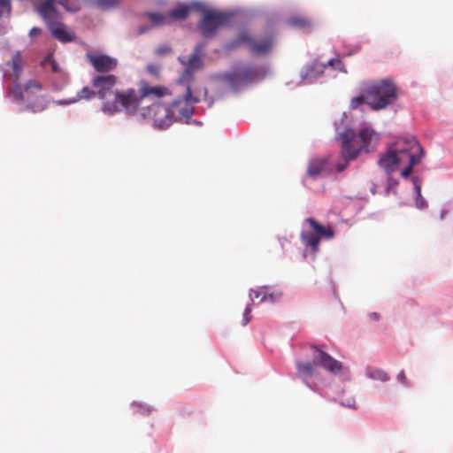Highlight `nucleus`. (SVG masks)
<instances>
[{
  "mask_svg": "<svg viewBox=\"0 0 453 453\" xmlns=\"http://www.w3.org/2000/svg\"><path fill=\"white\" fill-rule=\"evenodd\" d=\"M195 104L187 102L184 94L183 97L173 101L170 106L156 102L147 107H142L139 114L142 119L150 121L155 127L165 129L173 124L175 119H189L194 114L193 104Z\"/></svg>",
  "mask_w": 453,
  "mask_h": 453,
  "instance_id": "1",
  "label": "nucleus"
},
{
  "mask_svg": "<svg viewBox=\"0 0 453 453\" xmlns=\"http://www.w3.org/2000/svg\"><path fill=\"white\" fill-rule=\"evenodd\" d=\"M364 97L371 110H385L398 100L397 86L391 79L372 81L364 88Z\"/></svg>",
  "mask_w": 453,
  "mask_h": 453,
  "instance_id": "2",
  "label": "nucleus"
},
{
  "mask_svg": "<svg viewBox=\"0 0 453 453\" xmlns=\"http://www.w3.org/2000/svg\"><path fill=\"white\" fill-rule=\"evenodd\" d=\"M205 43H199L196 46L194 52L189 57L188 61H184L182 58H179L180 61L186 66L178 79V85L183 86L185 88V100L191 103H198L201 101V96H207L208 91L206 88L202 90L196 89L192 90V83L194 81V73L198 69L202 68L203 62L201 57L203 55Z\"/></svg>",
  "mask_w": 453,
  "mask_h": 453,
  "instance_id": "3",
  "label": "nucleus"
},
{
  "mask_svg": "<svg viewBox=\"0 0 453 453\" xmlns=\"http://www.w3.org/2000/svg\"><path fill=\"white\" fill-rule=\"evenodd\" d=\"M379 139V134L371 127L362 128L358 134L353 130H346L342 134V157L343 159H355L361 151L369 152Z\"/></svg>",
  "mask_w": 453,
  "mask_h": 453,
  "instance_id": "4",
  "label": "nucleus"
},
{
  "mask_svg": "<svg viewBox=\"0 0 453 453\" xmlns=\"http://www.w3.org/2000/svg\"><path fill=\"white\" fill-rule=\"evenodd\" d=\"M35 12L45 21L54 38L62 42H71L73 36L61 23L62 15L55 6V0H29Z\"/></svg>",
  "mask_w": 453,
  "mask_h": 453,
  "instance_id": "5",
  "label": "nucleus"
},
{
  "mask_svg": "<svg viewBox=\"0 0 453 453\" xmlns=\"http://www.w3.org/2000/svg\"><path fill=\"white\" fill-rule=\"evenodd\" d=\"M312 363L296 362L297 376L303 380H307L313 376L317 366H321L333 374H338L342 370V362L334 359L329 354L320 349L318 346H313Z\"/></svg>",
  "mask_w": 453,
  "mask_h": 453,
  "instance_id": "6",
  "label": "nucleus"
},
{
  "mask_svg": "<svg viewBox=\"0 0 453 453\" xmlns=\"http://www.w3.org/2000/svg\"><path fill=\"white\" fill-rule=\"evenodd\" d=\"M142 100L140 90L136 92L134 88H129L115 94L113 101L107 102L104 105H102V111L106 114L111 115L124 110L127 114L134 115L137 111Z\"/></svg>",
  "mask_w": 453,
  "mask_h": 453,
  "instance_id": "7",
  "label": "nucleus"
},
{
  "mask_svg": "<svg viewBox=\"0 0 453 453\" xmlns=\"http://www.w3.org/2000/svg\"><path fill=\"white\" fill-rule=\"evenodd\" d=\"M199 12L203 13V19L197 24V28L205 38H211L216 35L217 30L227 24L230 15L212 10H206L205 6L200 8Z\"/></svg>",
  "mask_w": 453,
  "mask_h": 453,
  "instance_id": "8",
  "label": "nucleus"
},
{
  "mask_svg": "<svg viewBox=\"0 0 453 453\" xmlns=\"http://www.w3.org/2000/svg\"><path fill=\"white\" fill-rule=\"evenodd\" d=\"M306 222L314 234L302 232L300 239L305 247L311 248V251L316 253L319 250L320 240L322 238L332 239L334 236V231L331 226H322L313 218L306 219Z\"/></svg>",
  "mask_w": 453,
  "mask_h": 453,
  "instance_id": "9",
  "label": "nucleus"
},
{
  "mask_svg": "<svg viewBox=\"0 0 453 453\" xmlns=\"http://www.w3.org/2000/svg\"><path fill=\"white\" fill-rule=\"evenodd\" d=\"M240 43H247L249 50L253 55H264L272 50L273 38L269 35L262 40L255 41L247 30H242L239 33L236 40L228 45V48L234 49Z\"/></svg>",
  "mask_w": 453,
  "mask_h": 453,
  "instance_id": "10",
  "label": "nucleus"
},
{
  "mask_svg": "<svg viewBox=\"0 0 453 453\" xmlns=\"http://www.w3.org/2000/svg\"><path fill=\"white\" fill-rule=\"evenodd\" d=\"M390 148L396 155L403 158V163L409 161V156L421 159L424 154L423 149L413 136L400 137Z\"/></svg>",
  "mask_w": 453,
  "mask_h": 453,
  "instance_id": "11",
  "label": "nucleus"
},
{
  "mask_svg": "<svg viewBox=\"0 0 453 453\" xmlns=\"http://www.w3.org/2000/svg\"><path fill=\"white\" fill-rule=\"evenodd\" d=\"M116 83L117 77L113 74L98 75L92 80L91 85L96 89V96L103 101V105L115 98V94L119 92L113 90Z\"/></svg>",
  "mask_w": 453,
  "mask_h": 453,
  "instance_id": "12",
  "label": "nucleus"
},
{
  "mask_svg": "<svg viewBox=\"0 0 453 453\" xmlns=\"http://www.w3.org/2000/svg\"><path fill=\"white\" fill-rule=\"evenodd\" d=\"M88 58L94 69L98 73H109L113 71L118 65V61L116 58L104 54H90L88 55Z\"/></svg>",
  "mask_w": 453,
  "mask_h": 453,
  "instance_id": "13",
  "label": "nucleus"
},
{
  "mask_svg": "<svg viewBox=\"0 0 453 453\" xmlns=\"http://www.w3.org/2000/svg\"><path fill=\"white\" fill-rule=\"evenodd\" d=\"M140 96L144 98L159 99L166 96H171L170 89L165 86H151L146 81H141L140 82Z\"/></svg>",
  "mask_w": 453,
  "mask_h": 453,
  "instance_id": "14",
  "label": "nucleus"
},
{
  "mask_svg": "<svg viewBox=\"0 0 453 453\" xmlns=\"http://www.w3.org/2000/svg\"><path fill=\"white\" fill-rule=\"evenodd\" d=\"M254 76V73L251 67H244L239 70H234L231 73H226L224 75L225 81H226L229 85L236 88L238 86L250 81Z\"/></svg>",
  "mask_w": 453,
  "mask_h": 453,
  "instance_id": "15",
  "label": "nucleus"
},
{
  "mask_svg": "<svg viewBox=\"0 0 453 453\" xmlns=\"http://www.w3.org/2000/svg\"><path fill=\"white\" fill-rule=\"evenodd\" d=\"M403 163V158L396 155L391 148L378 161V165L386 172L387 175H391L396 170L397 165Z\"/></svg>",
  "mask_w": 453,
  "mask_h": 453,
  "instance_id": "16",
  "label": "nucleus"
},
{
  "mask_svg": "<svg viewBox=\"0 0 453 453\" xmlns=\"http://www.w3.org/2000/svg\"><path fill=\"white\" fill-rule=\"evenodd\" d=\"M202 7L203 4L200 3H192L188 5L180 4L174 9L169 12L168 16L170 22L172 20H183L189 15L191 11H199Z\"/></svg>",
  "mask_w": 453,
  "mask_h": 453,
  "instance_id": "17",
  "label": "nucleus"
},
{
  "mask_svg": "<svg viewBox=\"0 0 453 453\" xmlns=\"http://www.w3.org/2000/svg\"><path fill=\"white\" fill-rule=\"evenodd\" d=\"M326 159L315 158L311 160L307 167V175L312 179L318 178L326 170Z\"/></svg>",
  "mask_w": 453,
  "mask_h": 453,
  "instance_id": "18",
  "label": "nucleus"
},
{
  "mask_svg": "<svg viewBox=\"0 0 453 453\" xmlns=\"http://www.w3.org/2000/svg\"><path fill=\"white\" fill-rule=\"evenodd\" d=\"M326 68V65H320L318 63H314L309 65L306 70H303L302 73V77L304 80L313 81L320 77L324 73V69Z\"/></svg>",
  "mask_w": 453,
  "mask_h": 453,
  "instance_id": "19",
  "label": "nucleus"
},
{
  "mask_svg": "<svg viewBox=\"0 0 453 453\" xmlns=\"http://www.w3.org/2000/svg\"><path fill=\"white\" fill-rule=\"evenodd\" d=\"M95 96H96V89L93 90L88 87H84L81 91L77 93L76 97L68 100L59 101L58 104H71L83 99L90 100Z\"/></svg>",
  "mask_w": 453,
  "mask_h": 453,
  "instance_id": "20",
  "label": "nucleus"
},
{
  "mask_svg": "<svg viewBox=\"0 0 453 453\" xmlns=\"http://www.w3.org/2000/svg\"><path fill=\"white\" fill-rule=\"evenodd\" d=\"M10 65L13 72L14 79H16L17 81L19 80L23 69V59L19 51L14 53Z\"/></svg>",
  "mask_w": 453,
  "mask_h": 453,
  "instance_id": "21",
  "label": "nucleus"
},
{
  "mask_svg": "<svg viewBox=\"0 0 453 453\" xmlns=\"http://www.w3.org/2000/svg\"><path fill=\"white\" fill-rule=\"evenodd\" d=\"M84 0H55V4L58 3L67 12H75L81 10Z\"/></svg>",
  "mask_w": 453,
  "mask_h": 453,
  "instance_id": "22",
  "label": "nucleus"
},
{
  "mask_svg": "<svg viewBox=\"0 0 453 453\" xmlns=\"http://www.w3.org/2000/svg\"><path fill=\"white\" fill-rule=\"evenodd\" d=\"M146 15L155 26H161L170 23L168 14L148 12Z\"/></svg>",
  "mask_w": 453,
  "mask_h": 453,
  "instance_id": "23",
  "label": "nucleus"
},
{
  "mask_svg": "<svg viewBox=\"0 0 453 453\" xmlns=\"http://www.w3.org/2000/svg\"><path fill=\"white\" fill-rule=\"evenodd\" d=\"M282 293L280 290H272L269 287H266L261 302L276 303L280 299Z\"/></svg>",
  "mask_w": 453,
  "mask_h": 453,
  "instance_id": "24",
  "label": "nucleus"
},
{
  "mask_svg": "<svg viewBox=\"0 0 453 453\" xmlns=\"http://www.w3.org/2000/svg\"><path fill=\"white\" fill-rule=\"evenodd\" d=\"M367 376L371 379L381 381H387L389 380V375L385 371L380 369H368Z\"/></svg>",
  "mask_w": 453,
  "mask_h": 453,
  "instance_id": "25",
  "label": "nucleus"
},
{
  "mask_svg": "<svg viewBox=\"0 0 453 453\" xmlns=\"http://www.w3.org/2000/svg\"><path fill=\"white\" fill-rule=\"evenodd\" d=\"M120 0H94L95 5L102 10H109L118 6Z\"/></svg>",
  "mask_w": 453,
  "mask_h": 453,
  "instance_id": "26",
  "label": "nucleus"
},
{
  "mask_svg": "<svg viewBox=\"0 0 453 453\" xmlns=\"http://www.w3.org/2000/svg\"><path fill=\"white\" fill-rule=\"evenodd\" d=\"M288 22L291 26L298 28H306L311 26V20L303 17H292Z\"/></svg>",
  "mask_w": 453,
  "mask_h": 453,
  "instance_id": "27",
  "label": "nucleus"
},
{
  "mask_svg": "<svg viewBox=\"0 0 453 453\" xmlns=\"http://www.w3.org/2000/svg\"><path fill=\"white\" fill-rule=\"evenodd\" d=\"M8 91L15 100L24 99L22 88L19 85V81H16V79L13 81V87L10 88Z\"/></svg>",
  "mask_w": 453,
  "mask_h": 453,
  "instance_id": "28",
  "label": "nucleus"
},
{
  "mask_svg": "<svg viewBox=\"0 0 453 453\" xmlns=\"http://www.w3.org/2000/svg\"><path fill=\"white\" fill-rule=\"evenodd\" d=\"M420 162V158H414L413 156H409V161H405L408 163L406 168L402 171V176L403 178H408L412 173L413 166Z\"/></svg>",
  "mask_w": 453,
  "mask_h": 453,
  "instance_id": "29",
  "label": "nucleus"
},
{
  "mask_svg": "<svg viewBox=\"0 0 453 453\" xmlns=\"http://www.w3.org/2000/svg\"><path fill=\"white\" fill-rule=\"evenodd\" d=\"M415 189H416V207L418 209H425L427 206V203L425 200V198L421 196V188L418 184L415 183Z\"/></svg>",
  "mask_w": 453,
  "mask_h": 453,
  "instance_id": "30",
  "label": "nucleus"
},
{
  "mask_svg": "<svg viewBox=\"0 0 453 453\" xmlns=\"http://www.w3.org/2000/svg\"><path fill=\"white\" fill-rule=\"evenodd\" d=\"M42 65L44 67H47L48 65H50L51 68V71L53 73H58L60 71V68H59L58 63L56 62V60L53 58V57L51 55L47 56L42 60Z\"/></svg>",
  "mask_w": 453,
  "mask_h": 453,
  "instance_id": "31",
  "label": "nucleus"
},
{
  "mask_svg": "<svg viewBox=\"0 0 453 453\" xmlns=\"http://www.w3.org/2000/svg\"><path fill=\"white\" fill-rule=\"evenodd\" d=\"M12 12V4L10 0H0V17L9 16Z\"/></svg>",
  "mask_w": 453,
  "mask_h": 453,
  "instance_id": "32",
  "label": "nucleus"
},
{
  "mask_svg": "<svg viewBox=\"0 0 453 453\" xmlns=\"http://www.w3.org/2000/svg\"><path fill=\"white\" fill-rule=\"evenodd\" d=\"M327 65L331 66L334 69H337L342 73H347L343 63L342 62V60H340L338 58L328 60L327 63L326 64V66H327Z\"/></svg>",
  "mask_w": 453,
  "mask_h": 453,
  "instance_id": "33",
  "label": "nucleus"
},
{
  "mask_svg": "<svg viewBox=\"0 0 453 453\" xmlns=\"http://www.w3.org/2000/svg\"><path fill=\"white\" fill-rule=\"evenodd\" d=\"M147 72L153 77L158 79L160 76V67L156 64H148L146 66Z\"/></svg>",
  "mask_w": 453,
  "mask_h": 453,
  "instance_id": "34",
  "label": "nucleus"
},
{
  "mask_svg": "<svg viewBox=\"0 0 453 453\" xmlns=\"http://www.w3.org/2000/svg\"><path fill=\"white\" fill-rule=\"evenodd\" d=\"M265 288L266 287L264 286V287H260L257 289H251L250 293V297L251 298V300L254 301V299H258V298H260V300H261L265 294Z\"/></svg>",
  "mask_w": 453,
  "mask_h": 453,
  "instance_id": "35",
  "label": "nucleus"
},
{
  "mask_svg": "<svg viewBox=\"0 0 453 453\" xmlns=\"http://www.w3.org/2000/svg\"><path fill=\"white\" fill-rule=\"evenodd\" d=\"M363 104H365V99L364 97V89L362 90L361 96L352 98L350 102V107L352 109H357L359 105Z\"/></svg>",
  "mask_w": 453,
  "mask_h": 453,
  "instance_id": "36",
  "label": "nucleus"
},
{
  "mask_svg": "<svg viewBox=\"0 0 453 453\" xmlns=\"http://www.w3.org/2000/svg\"><path fill=\"white\" fill-rule=\"evenodd\" d=\"M387 178H388V183H387V188H386V195H388L389 192L395 188V187L398 185V181L392 178L391 175H387Z\"/></svg>",
  "mask_w": 453,
  "mask_h": 453,
  "instance_id": "37",
  "label": "nucleus"
},
{
  "mask_svg": "<svg viewBox=\"0 0 453 453\" xmlns=\"http://www.w3.org/2000/svg\"><path fill=\"white\" fill-rule=\"evenodd\" d=\"M24 89L25 91H28L30 89H35L40 91L42 89V86L39 82L31 80L26 83Z\"/></svg>",
  "mask_w": 453,
  "mask_h": 453,
  "instance_id": "38",
  "label": "nucleus"
},
{
  "mask_svg": "<svg viewBox=\"0 0 453 453\" xmlns=\"http://www.w3.org/2000/svg\"><path fill=\"white\" fill-rule=\"evenodd\" d=\"M250 312H251V307L248 306L245 309L244 313H243V318H242V325L243 326L247 325L250 322V320L251 319Z\"/></svg>",
  "mask_w": 453,
  "mask_h": 453,
  "instance_id": "39",
  "label": "nucleus"
},
{
  "mask_svg": "<svg viewBox=\"0 0 453 453\" xmlns=\"http://www.w3.org/2000/svg\"><path fill=\"white\" fill-rule=\"evenodd\" d=\"M350 159H344V162L343 163H339L337 164L336 165V170L337 172L341 173L342 172L343 170L346 169L347 165H348V163Z\"/></svg>",
  "mask_w": 453,
  "mask_h": 453,
  "instance_id": "40",
  "label": "nucleus"
},
{
  "mask_svg": "<svg viewBox=\"0 0 453 453\" xmlns=\"http://www.w3.org/2000/svg\"><path fill=\"white\" fill-rule=\"evenodd\" d=\"M397 380L399 382L407 385V377L405 375L404 371H401L397 375Z\"/></svg>",
  "mask_w": 453,
  "mask_h": 453,
  "instance_id": "41",
  "label": "nucleus"
},
{
  "mask_svg": "<svg viewBox=\"0 0 453 453\" xmlns=\"http://www.w3.org/2000/svg\"><path fill=\"white\" fill-rule=\"evenodd\" d=\"M42 33V29L39 27H32L29 31V35L31 37L37 36Z\"/></svg>",
  "mask_w": 453,
  "mask_h": 453,
  "instance_id": "42",
  "label": "nucleus"
},
{
  "mask_svg": "<svg viewBox=\"0 0 453 453\" xmlns=\"http://www.w3.org/2000/svg\"><path fill=\"white\" fill-rule=\"evenodd\" d=\"M370 190H371L372 195L376 194V185H375V183H373V182L372 183Z\"/></svg>",
  "mask_w": 453,
  "mask_h": 453,
  "instance_id": "43",
  "label": "nucleus"
},
{
  "mask_svg": "<svg viewBox=\"0 0 453 453\" xmlns=\"http://www.w3.org/2000/svg\"><path fill=\"white\" fill-rule=\"evenodd\" d=\"M446 214H447L446 210L441 211V215H440L441 219H443Z\"/></svg>",
  "mask_w": 453,
  "mask_h": 453,
  "instance_id": "44",
  "label": "nucleus"
},
{
  "mask_svg": "<svg viewBox=\"0 0 453 453\" xmlns=\"http://www.w3.org/2000/svg\"><path fill=\"white\" fill-rule=\"evenodd\" d=\"M27 107H28V108H31L34 111H39V109H38V110H35V107H34V106H31V105H28ZM44 107H45V106L42 104V105H41V107H40V110L44 109Z\"/></svg>",
  "mask_w": 453,
  "mask_h": 453,
  "instance_id": "45",
  "label": "nucleus"
},
{
  "mask_svg": "<svg viewBox=\"0 0 453 453\" xmlns=\"http://www.w3.org/2000/svg\"><path fill=\"white\" fill-rule=\"evenodd\" d=\"M371 317L373 319H379V315L377 313H372L371 314Z\"/></svg>",
  "mask_w": 453,
  "mask_h": 453,
  "instance_id": "46",
  "label": "nucleus"
}]
</instances>
